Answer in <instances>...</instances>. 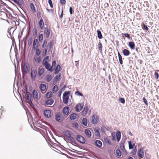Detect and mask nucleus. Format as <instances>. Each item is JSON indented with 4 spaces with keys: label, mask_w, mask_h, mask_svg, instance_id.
I'll return each mask as SVG.
<instances>
[{
    "label": "nucleus",
    "mask_w": 159,
    "mask_h": 159,
    "mask_svg": "<svg viewBox=\"0 0 159 159\" xmlns=\"http://www.w3.org/2000/svg\"><path fill=\"white\" fill-rule=\"evenodd\" d=\"M53 44L52 41L48 43L45 48H44L42 51V56L43 57H45L47 53L48 50L50 51V49L52 48Z\"/></svg>",
    "instance_id": "nucleus-1"
},
{
    "label": "nucleus",
    "mask_w": 159,
    "mask_h": 159,
    "mask_svg": "<svg viewBox=\"0 0 159 159\" xmlns=\"http://www.w3.org/2000/svg\"><path fill=\"white\" fill-rule=\"evenodd\" d=\"M76 139L78 142L82 144H84L85 142V138L80 135H77Z\"/></svg>",
    "instance_id": "nucleus-2"
},
{
    "label": "nucleus",
    "mask_w": 159,
    "mask_h": 159,
    "mask_svg": "<svg viewBox=\"0 0 159 159\" xmlns=\"http://www.w3.org/2000/svg\"><path fill=\"white\" fill-rule=\"evenodd\" d=\"M26 98L31 103V105L33 106V104L32 103V95L30 92H27Z\"/></svg>",
    "instance_id": "nucleus-3"
},
{
    "label": "nucleus",
    "mask_w": 159,
    "mask_h": 159,
    "mask_svg": "<svg viewBox=\"0 0 159 159\" xmlns=\"http://www.w3.org/2000/svg\"><path fill=\"white\" fill-rule=\"evenodd\" d=\"M37 75V71L34 69H31L30 76L32 79H34L36 78Z\"/></svg>",
    "instance_id": "nucleus-4"
},
{
    "label": "nucleus",
    "mask_w": 159,
    "mask_h": 159,
    "mask_svg": "<svg viewBox=\"0 0 159 159\" xmlns=\"http://www.w3.org/2000/svg\"><path fill=\"white\" fill-rule=\"evenodd\" d=\"M84 106V104L79 103L76 105L75 109L77 112L80 111L82 109Z\"/></svg>",
    "instance_id": "nucleus-5"
},
{
    "label": "nucleus",
    "mask_w": 159,
    "mask_h": 159,
    "mask_svg": "<svg viewBox=\"0 0 159 159\" xmlns=\"http://www.w3.org/2000/svg\"><path fill=\"white\" fill-rule=\"evenodd\" d=\"M50 31V30L48 28H46L44 30V34L45 35L46 38H48L49 37Z\"/></svg>",
    "instance_id": "nucleus-6"
},
{
    "label": "nucleus",
    "mask_w": 159,
    "mask_h": 159,
    "mask_svg": "<svg viewBox=\"0 0 159 159\" xmlns=\"http://www.w3.org/2000/svg\"><path fill=\"white\" fill-rule=\"evenodd\" d=\"M143 148L140 149L138 151V155L139 157L143 158L144 157V153Z\"/></svg>",
    "instance_id": "nucleus-7"
},
{
    "label": "nucleus",
    "mask_w": 159,
    "mask_h": 159,
    "mask_svg": "<svg viewBox=\"0 0 159 159\" xmlns=\"http://www.w3.org/2000/svg\"><path fill=\"white\" fill-rule=\"evenodd\" d=\"M39 47V41L37 39H35L33 42V48L34 49L38 48Z\"/></svg>",
    "instance_id": "nucleus-8"
},
{
    "label": "nucleus",
    "mask_w": 159,
    "mask_h": 159,
    "mask_svg": "<svg viewBox=\"0 0 159 159\" xmlns=\"http://www.w3.org/2000/svg\"><path fill=\"white\" fill-rule=\"evenodd\" d=\"M44 69L42 66H40L38 68V74L39 76H41L43 74Z\"/></svg>",
    "instance_id": "nucleus-9"
},
{
    "label": "nucleus",
    "mask_w": 159,
    "mask_h": 159,
    "mask_svg": "<svg viewBox=\"0 0 159 159\" xmlns=\"http://www.w3.org/2000/svg\"><path fill=\"white\" fill-rule=\"evenodd\" d=\"M44 115L46 117L49 118L51 116V111L49 110H45L44 111Z\"/></svg>",
    "instance_id": "nucleus-10"
},
{
    "label": "nucleus",
    "mask_w": 159,
    "mask_h": 159,
    "mask_svg": "<svg viewBox=\"0 0 159 159\" xmlns=\"http://www.w3.org/2000/svg\"><path fill=\"white\" fill-rule=\"evenodd\" d=\"M92 122L93 124H97V116L96 115H94L92 117Z\"/></svg>",
    "instance_id": "nucleus-11"
},
{
    "label": "nucleus",
    "mask_w": 159,
    "mask_h": 159,
    "mask_svg": "<svg viewBox=\"0 0 159 159\" xmlns=\"http://www.w3.org/2000/svg\"><path fill=\"white\" fill-rule=\"evenodd\" d=\"M45 68L48 70L52 72L53 70V69H52V67L51 66L50 64L49 63L45 64L43 65Z\"/></svg>",
    "instance_id": "nucleus-12"
},
{
    "label": "nucleus",
    "mask_w": 159,
    "mask_h": 159,
    "mask_svg": "<svg viewBox=\"0 0 159 159\" xmlns=\"http://www.w3.org/2000/svg\"><path fill=\"white\" fill-rule=\"evenodd\" d=\"M29 65L26 63H24V65L23 69L25 74H26L28 72Z\"/></svg>",
    "instance_id": "nucleus-13"
},
{
    "label": "nucleus",
    "mask_w": 159,
    "mask_h": 159,
    "mask_svg": "<svg viewBox=\"0 0 159 159\" xmlns=\"http://www.w3.org/2000/svg\"><path fill=\"white\" fill-rule=\"evenodd\" d=\"M33 95L34 99L35 100H37L38 98V93L37 91L36 90H34L33 92Z\"/></svg>",
    "instance_id": "nucleus-14"
},
{
    "label": "nucleus",
    "mask_w": 159,
    "mask_h": 159,
    "mask_svg": "<svg viewBox=\"0 0 159 159\" xmlns=\"http://www.w3.org/2000/svg\"><path fill=\"white\" fill-rule=\"evenodd\" d=\"M39 26L41 29H43L44 26V23L43 20L41 18L39 22Z\"/></svg>",
    "instance_id": "nucleus-15"
},
{
    "label": "nucleus",
    "mask_w": 159,
    "mask_h": 159,
    "mask_svg": "<svg viewBox=\"0 0 159 159\" xmlns=\"http://www.w3.org/2000/svg\"><path fill=\"white\" fill-rule=\"evenodd\" d=\"M88 110V107L87 106H85L82 112V114L83 116H84L86 115Z\"/></svg>",
    "instance_id": "nucleus-16"
},
{
    "label": "nucleus",
    "mask_w": 159,
    "mask_h": 159,
    "mask_svg": "<svg viewBox=\"0 0 159 159\" xmlns=\"http://www.w3.org/2000/svg\"><path fill=\"white\" fill-rule=\"evenodd\" d=\"M69 111V107H65L63 110V113L66 115L68 114Z\"/></svg>",
    "instance_id": "nucleus-17"
},
{
    "label": "nucleus",
    "mask_w": 159,
    "mask_h": 159,
    "mask_svg": "<svg viewBox=\"0 0 159 159\" xmlns=\"http://www.w3.org/2000/svg\"><path fill=\"white\" fill-rule=\"evenodd\" d=\"M123 55L126 56H129L130 54L129 51L127 49H124L122 51Z\"/></svg>",
    "instance_id": "nucleus-18"
},
{
    "label": "nucleus",
    "mask_w": 159,
    "mask_h": 159,
    "mask_svg": "<svg viewBox=\"0 0 159 159\" xmlns=\"http://www.w3.org/2000/svg\"><path fill=\"white\" fill-rule=\"evenodd\" d=\"M34 59L35 62H37L38 63H39L41 61L42 58L40 56L37 57H34Z\"/></svg>",
    "instance_id": "nucleus-19"
},
{
    "label": "nucleus",
    "mask_w": 159,
    "mask_h": 159,
    "mask_svg": "<svg viewBox=\"0 0 159 159\" xmlns=\"http://www.w3.org/2000/svg\"><path fill=\"white\" fill-rule=\"evenodd\" d=\"M62 118V116L60 113H58L56 115V119L57 121H59Z\"/></svg>",
    "instance_id": "nucleus-20"
},
{
    "label": "nucleus",
    "mask_w": 159,
    "mask_h": 159,
    "mask_svg": "<svg viewBox=\"0 0 159 159\" xmlns=\"http://www.w3.org/2000/svg\"><path fill=\"white\" fill-rule=\"evenodd\" d=\"M12 23L13 24H15L16 26V25H19V20H17L16 19L14 18L12 21Z\"/></svg>",
    "instance_id": "nucleus-21"
},
{
    "label": "nucleus",
    "mask_w": 159,
    "mask_h": 159,
    "mask_svg": "<svg viewBox=\"0 0 159 159\" xmlns=\"http://www.w3.org/2000/svg\"><path fill=\"white\" fill-rule=\"evenodd\" d=\"M54 102V100L52 99H49L45 102V104L47 105H51Z\"/></svg>",
    "instance_id": "nucleus-22"
},
{
    "label": "nucleus",
    "mask_w": 159,
    "mask_h": 159,
    "mask_svg": "<svg viewBox=\"0 0 159 159\" xmlns=\"http://www.w3.org/2000/svg\"><path fill=\"white\" fill-rule=\"evenodd\" d=\"M85 133L88 138H90L91 137V133L89 130L87 129H85Z\"/></svg>",
    "instance_id": "nucleus-23"
},
{
    "label": "nucleus",
    "mask_w": 159,
    "mask_h": 159,
    "mask_svg": "<svg viewBox=\"0 0 159 159\" xmlns=\"http://www.w3.org/2000/svg\"><path fill=\"white\" fill-rule=\"evenodd\" d=\"M95 145L98 147H100L102 145V142L99 140H97L95 141Z\"/></svg>",
    "instance_id": "nucleus-24"
},
{
    "label": "nucleus",
    "mask_w": 159,
    "mask_h": 159,
    "mask_svg": "<svg viewBox=\"0 0 159 159\" xmlns=\"http://www.w3.org/2000/svg\"><path fill=\"white\" fill-rule=\"evenodd\" d=\"M120 149L123 151V152H125L126 154H127L126 151L125 150V148L124 144L123 143H120Z\"/></svg>",
    "instance_id": "nucleus-25"
},
{
    "label": "nucleus",
    "mask_w": 159,
    "mask_h": 159,
    "mask_svg": "<svg viewBox=\"0 0 159 159\" xmlns=\"http://www.w3.org/2000/svg\"><path fill=\"white\" fill-rule=\"evenodd\" d=\"M116 136L117 140L119 142L120 139L121 134L120 132L119 131H117L116 133Z\"/></svg>",
    "instance_id": "nucleus-26"
},
{
    "label": "nucleus",
    "mask_w": 159,
    "mask_h": 159,
    "mask_svg": "<svg viewBox=\"0 0 159 159\" xmlns=\"http://www.w3.org/2000/svg\"><path fill=\"white\" fill-rule=\"evenodd\" d=\"M129 47L131 49H134L135 46V44L133 42H130L129 43Z\"/></svg>",
    "instance_id": "nucleus-27"
},
{
    "label": "nucleus",
    "mask_w": 159,
    "mask_h": 159,
    "mask_svg": "<svg viewBox=\"0 0 159 159\" xmlns=\"http://www.w3.org/2000/svg\"><path fill=\"white\" fill-rule=\"evenodd\" d=\"M77 117V114L75 113H73L71 114L70 116V119L71 120H75Z\"/></svg>",
    "instance_id": "nucleus-28"
},
{
    "label": "nucleus",
    "mask_w": 159,
    "mask_h": 159,
    "mask_svg": "<svg viewBox=\"0 0 159 159\" xmlns=\"http://www.w3.org/2000/svg\"><path fill=\"white\" fill-rule=\"evenodd\" d=\"M34 50H36L35 54L37 56H38L41 54V50L40 49L38 48L34 49Z\"/></svg>",
    "instance_id": "nucleus-29"
},
{
    "label": "nucleus",
    "mask_w": 159,
    "mask_h": 159,
    "mask_svg": "<svg viewBox=\"0 0 159 159\" xmlns=\"http://www.w3.org/2000/svg\"><path fill=\"white\" fill-rule=\"evenodd\" d=\"M61 68V66L60 65L58 64L56 68L55 69V70L54 73L55 74H57L58 73V72L59 71V70H60Z\"/></svg>",
    "instance_id": "nucleus-30"
},
{
    "label": "nucleus",
    "mask_w": 159,
    "mask_h": 159,
    "mask_svg": "<svg viewBox=\"0 0 159 159\" xmlns=\"http://www.w3.org/2000/svg\"><path fill=\"white\" fill-rule=\"evenodd\" d=\"M118 57L119 58V62L120 64H123V61L122 60V57L121 55L120 54V53L119 52H118Z\"/></svg>",
    "instance_id": "nucleus-31"
},
{
    "label": "nucleus",
    "mask_w": 159,
    "mask_h": 159,
    "mask_svg": "<svg viewBox=\"0 0 159 159\" xmlns=\"http://www.w3.org/2000/svg\"><path fill=\"white\" fill-rule=\"evenodd\" d=\"M47 44V40L46 39H44V40L43 43L42 45V48H44L45 47L46 48Z\"/></svg>",
    "instance_id": "nucleus-32"
},
{
    "label": "nucleus",
    "mask_w": 159,
    "mask_h": 159,
    "mask_svg": "<svg viewBox=\"0 0 159 159\" xmlns=\"http://www.w3.org/2000/svg\"><path fill=\"white\" fill-rule=\"evenodd\" d=\"M98 38L99 39H101L102 38V35L100 30H98L97 31Z\"/></svg>",
    "instance_id": "nucleus-33"
},
{
    "label": "nucleus",
    "mask_w": 159,
    "mask_h": 159,
    "mask_svg": "<svg viewBox=\"0 0 159 159\" xmlns=\"http://www.w3.org/2000/svg\"><path fill=\"white\" fill-rule=\"evenodd\" d=\"M46 88V85L44 84H42L40 86V89L42 91H44Z\"/></svg>",
    "instance_id": "nucleus-34"
},
{
    "label": "nucleus",
    "mask_w": 159,
    "mask_h": 159,
    "mask_svg": "<svg viewBox=\"0 0 159 159\" xmlns=\"http://www.w3.org/2000/svg\"><path fill=\"white\" fill-rule=\"evenodd\" d=\"M82 123L83 125L85 126H86L87 125V120L86 118H84L82 120Z\"/></svg>",
    "instance_id": "nucleus-35"
},
{
    "label": "nucleus",
    "mask_w": 159,
    "mask_h": 159,
    "mask_svg": "<svg viewBox=\"0 0 159 159\" xmlns=\"http://www.w3.org/2000/svg\"><path fill=\"white\" fill-rule=\"evenodd\" d=\"M52 80V77L50 75H48L46 76V80L48 82H50Z\"/></svg>",
    "instance_id": "nucleus-36"
},
{
    "label": "nucleus",
    "mask_w": 159,
    "mask_h": 159,
    "mask_svg": "<svg viewBox=\"0 0 159 159\" xmlns=\"http://www.w3.org/2000/svg\"><path fill=\"white\" fill-rule=\"evenodd\" d=\"M94 130L95 135L99 137L100 136V134L99 130L98 129H94Z\"/></svg>",
    "instance_id": "nucleus-37"
},
{
    "label": "nucleus",
    "mask_w": 159,
    "mask_h": 159,
    "mask_svg": "<svg viewBox=\"0 0 159 159\" xmlns=\"http://www.w3.org/2000/svg\"><path fill=\"white\" fill-rule=\"evenodd\" d=\"M39 40L40 42H42L43 39V34H40L39 35Z\"/></svg>",
    "instance_id": "nucleus-38"
},
{
    "label": "nucleus",
    "mask_w": 159,
    "mask_h": 159,
    "mask_svg": "<svg viewBox=\"0 0 159 159\" xmlns=\"http://www.w3.org/2000/svg\"><path fill=\"white\" fill-rule=\"evenodd\" d=\"M68 99L69 97H63V102L65 104H67L68 102Z\"/></svg>",
    "instance_id": "nucleus-39"
},
{
    "label": "nucleus",
    "mask_w": 159,
    "mask_h": 159,
    "mask_svg": "<svg viewBox=\"0 0 159 159\" xmlns=\"http://www.w3.org/2000/svg\"><path fill=\"white\" fill-rule=\"evenodd\" d=\"M128 143L129 148L130 149H133L134 148V145L135 146L134 143L133 144L131 143V141H129Z\"/></svg>",
    "instance_id": "nucleus-40"
},
{
    "label": "nucleus",
    "mask_w": 159,
    "mask_h": 159,
    "mask_svg": "<svg viewBox=\"0 0 159 159\" xmlns=\"http://www.w3.org/2000/svg\"><path fill=\"white\" fill-rule=\"evenodd\" d=\"M70 91H66L63 94V97H69L68 95L70 94Z\"/></svg>",
    "instance_id": "nucleus-41"
},
{
    "label": "nucleus",
    "mask_w": 159,
    "mask_h": 159,
    "mask_svg": "<svg viewBox=\"0 0 159 159\" xmlns=\"http://www.w3.org/2000/svg\"><path fill=\"white\" fill-rule=\"evenodd\" d=\"M58 90V86L57 85H55L53 87L52 91L53 93H56Z\"/></svg>",
    "instance_id": "nucleus-42"
},
{
    "label": "nucleus",
    "mask_w": 159,
    "mask_h": 159,
    "mask_svg": "<svg viewBox=\"0 0 159 159\" xmlns=\"http://www.w3.org/2000/svg\"><path fill=\"white\" fill-rule=\"evenodd\" d=\"M117 155L119 157H120L121 155V152L119 149H117L116 152Z\"/></svg>",
    "instance_id": "nucleus-43"
},
{
    "label": "nucleus",
    "mask_w": 159,
    "mask_h": 159,
    "mask_svg": "<svg viewBox=\"0 0 159 159\" xmlns=\"http://www.w3.org/2000/svg\"><path fill=\"white\" fill-rule=\"evenodd\" d=\"M13 2L18 5H21L22 4V2L20 0H15Z\"/></svg>",
    "instance_id": "nucleus-44"
},
{
    "label": "nucleus",
    "mask_w": 159,
    "mask_h": 159,
    "mask_svg": "<svg viewBox=\"0 0 159 159\" xmlns=\"http://www.w3.org/2000/svg\"><path fill=\"white\" fill-rule=\"evenodd\" d=\"M46 95L47 98H50L52 96V93L51 92H48L46 93Z\"/></svg>",
    "instance_id": "nucleus-45"
},
{
    "label": "nucleus",
    "mask_w": 159,
    "mask_h": 159,
    "mask_svg": "<svg viewBox=\"0 0 159 159\" xmlns=\"http://www.w3.org/2000/svg\"><path fill=\"white\" fill-rule=\"evenodd\" d=\"M98 48L100 53H102V44L101 43H99L98 44Z\"/></svg>",
    "instance_id": "nucleus-46"
},
{
    "label": "nucleus",
    "mask_w": 159,
    "mask_h": 159,
    "mask_svg": "<svg viewBox=\"0 0 159 159\" xmlns=\"http://www.w3.org/2000/svg\"><path fill=\"white\" fill-rule=\"evenodd\" d=\"M66 134H67L66 136L68 138H70V137H71V132L69 131H68L66 133Z\"/></svg>",
    "instance_id": "nucleus-47"
},
{
    "label": "nucleus",
    "mask_w": 159,
    "mask_h": 159,
    "mask_svg": "<svg viewBox=\"0 0 159 159\" xmlns=\"http://www.w3.org/2000/svg\"><path fill=\"white\" fill-rule=\"evenodd\" d=\"M32 39L31 37H30L29 38L28 40V45L29 46H30L31 45L32 43Z\"/></svg>",
    "instance_id": "nucleus-48"
},
{
    "label": "nucleus",
    "mask_w": 159,
    "mask_h": 159,
    "mask_svg": "<svg viewBox=\"0 0 159 159\" xmlns=\"http://www.w3.org/2000/svg\"><path fill=\"white\" fill-rule=\"evenodd\" d=\"M75 94L77 96H83V95L79 91H77L75 92Z\"/></svg>",
    "instance_id": "nucleus-49"
},
{
    "label": "nucleus",
    "mask_w": 159,
    "mask_h": 159,
    "mask_svg": "<svg viewBox=\"0 0 159 159\" xmlns=\"http://www.w3.org/2000/svg\"><path fill=\"white\" fill-rule=\"evenodd\" d=\"M61 75L60 74H59L58 75H57L55 77V79L56 81H57L61 77Z\"/></svg>",
    "instance_id": "nucleus-50"
},
{
    "label": "nucleus",
    "mask_w": 159,
    "mask_h": 159,
    "mask_svg": "<svg viewBox=\"0 0 159 159\" xmlns=\"http://www.w3.org/2000/svg\"><path fill=\"white\" fill-rule=\"evenodd\" d=\"M119 101L122 103L124 104L125 103V100L124 98H120L119 99Z\"/></svg>",
    "instance_id": "nucleus-51"
},
{
    "label": "nucleus",
    "mask_w": 159,
    "mask_h": 159,
    "mask_svg": "<svg viewBox=\"0 0 159 159\" xmlns=\"http://www.w3.org/2000/svg\"><path fill=\"white\" fill-rule=\"evenodd\" d=\"M154 76L156 80H157L159 78V75L158 73L155 72L154 73Z\"/></svg>",
    "instance_id": "nucleus-52"
},
{
    "label": "nucleus",
    "mask_w": 159,
    "mask_h": 159,
    "mask_svg": "<svg viewBox=\"0 0 159 159\" xmlns=\"http://www.w3.org/2000/svg\"><path fill=\"white\" fill-rule=\"evenodd\" d=\"M135 148L131 152V153L134 155H135L136 153L137 149L135 146Z\"/></svg>",
    "instance_id": "nucleus-53"
},
{
    "label": "nucleus",
    "mask_w": 159,
    "mask_h": 159,
    "mask_svg": "<svg viewBox=\"0 0 159 159\" xmlns=\"http://www.w3.org/2000/svg\"><path fill=\"white\" fill-rule=\"evenodd\" d=\"M30 7L31 9V10H35L34 6L33 3H30Z\"/></svg>",
    "instance_id": "nucleus-54"
},
{
    "label": "nucleus",
    "mask_w": 159,
    "mask_h": 159,
    "mask_svg": "<svg viewBox=\"0 0 159 159\" xmlns=\"http://www.w3.org/2000/svg\"><path fill=\"white\" fill-rule=\"evenodd\" d=\"M143 102H144V103H145V104L146 105L148 106V101H147V99H146V98L145 97L143 98Z\"/></svg>",
    "instance_id": "nucleus-55"
},
{
    "label": "nucleus",
    "mask_w": 159,
    "mask_h": 159,
    "mask_svg": "<svg viewBox=\"0 0 159 159\" xmlns=\"http://www.w3.org/2000/svg\"><path fill=\"white\" fill-rule=\"evenodd\" d=\"M48 2L51 8L53 7L52 3L51 0H48Z\"/></svg>",
    "instance_id": "nucleus-56"
},
{
    "label": "nucleus",
    "mask_w": 159,
    "mask_h": 159,
    "mask_svg": "<svg viewBox=\"0 0 159 159\" xmlns=\"http://www.w3.org/2000/svg\"><path fill=\"white\" fill-rule=\"evenodd\" d=\"M56 64V61H53L52 63V66L51 67H52V68L53 67L54 68L55 67Z\"/></svg>",
    "instance_id": "nucleus-57"
},
{
    "label": "nucleus",
    "mask_w": 159,
    "mask_h": 159,
    "mask_svg": "<svg viewBox=\"0 0 159 159\" xmlns=\"http://www.w3.org/2000/svg\"><path fill=\"white\" fill-rule=\"evenodd\" d=\"M48 61L47 60H46L43 59V65H44L45 64L48 63Z\"/></svg>",
    "instance_id": "nucleus-58"
},
{
    "label": "nucleus",
    "mask_w": 159,
    "mask_h": 159,
    "mask_svg": "<svg viewBox=\"0 0 159 159\" xmlns=\"http://www.w3.org/2000/svg\"><path fill=\"white\" fill-rule=\"evenodd\" d=\"M60 2L61 4L63 5L66 3V1L65 0H60Z\"/></svg>",
    "instance_id": "nucleus-59"
},
{
    "label": "nucleus",
    "mask_w": 159,
    "mask_h": 159,
    "mask_svg": "<svg viewBox=\"0 0 159 159\" xmlns=\"http://www.w3.org/2000/svg\"><path fill=\"white\" fill-rule=\"evenodd\" d=\"M124 36L127 38H128L129 39H130V35H129L128 34V33H125L124 34Z\"/></svg>",
    "instance_id": "nucleus-60"
},
{
    "label": "nucleus",
    "mask_w": 159,
    "mask_h": 159,
    "mask_svg": "<svg viewBox=\"0 0 159 159\" xmlns=\"http://www.w3.org/2000/svg\"><path fill=\"white\" fill-rule=\"evenodd\" d=\"M69 139L72 142H74L75 141V139L72 136L71 137H70V138Z\"/></svg>",
    "instance_id": "nucleus-61"
},
{
    "label": "nucleus",
    "mask_w": 159,
    "mask_h": 159,
    "mask_svg": "<svg viewBox=\"0 0 159 159\" xmlns=\"http://www.w3.org/2000/svg\"><path fill=\"white\" fill-rule=\"evenodd\" d=\"M37 17L38 18H40L41 16V13L39 12H38L37 13Z\"/></svg>",
    "instance_id": "nucleus-62"
},
{
    "label": "nucleus",
    "mask_w": 159,
    "mask_h": 159,
    "mask_svg": "<svg viewBox=\"0 0 159 159\" xmlns=\"http://www.w3.org/2000/svg\"><path fill=\"white\" fill-rule=\"evenodd\" d=\"M73 125L76 128H77L79 126L78 124L77 123H74Z\"/></svg>",
    "instance_id": "nucleus-63"
},
{
    "label": "nucleus",
    "mask_w": 159,
    "mask_h": 159,
    "mask_svg": "<svg viewBox=\"0 0 159 159\" xmlns=\"http://www.w3.org/2000/svg\"><path fill=\"white\" fill-rule=\"evenodd\" d=\"M143 28L147 30H148V27L147 26L145 25H143Z\"/></svg>",
    "instance_id": "nucleus-64"
}]
</instances>
